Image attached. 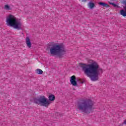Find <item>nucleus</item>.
I'll return each instance as SVG.
<instances>
[{"label": "nucleus", "instance_id": "dca6fc26", "mask_svg": "<svg viewBox=\"0 0 126 126\" xmlns=\"http://www.w3.org/2000/svg\"><path fill=\"white\" fill-rule=\"evenodd\" d=\"M49 95H53V94H49Z\"/></svg>", "mask_w": 126, "mask_h": 126}, {"label": "nucleus", "instance_id": "6e6552de", "mask_svg": "<svg viewBox=\"0 0 126 126\" xmlns=\"http://www.w3.org/2000/svg\"><path fill=\"white\" fill-rule=\"evenodd\" d=\"M88 6H89V7L91 9H93L94 8V7H95V4L92 2H90L88 4Z\"/></svg>", "mask_w": 126, "mask_h": 126}, {"label": "nucleus", "instance_id": "9d476101", "mask_svg": "<svg viewBox=\"0 0 126 126\" xmlns=\"http://www.w3.org/2000/svg\"><path fill=\"white\" fill-rule=\"evenodd\" d=\"M4 9L5 10H11L12 8L8 4H5L4 6Z\"/></svg>", "mask_w": 126, "mask_h": 126}, {"label": "nucleus", "instance_id": "4468645a", "mask_svg": "<svg viewBox=\"0 0 126 126\" xmlns=\"http://www.w3.org/2000/svg\"><path fill=\"white\" fill-rule=\"evenodd\" d=\"M123 4H126V0H123L122 2Z\"/></svg>", "mask_w": 126, "mask_h": 126}, {"label": "nucleus", "instance_id": "2eb2a0df", "mask_svg": "<svg viewBox=\"0 0 126 126\" xmlns=\"http://www.w3.org/2000/svg\"><path fill=\"white\" fill-rule=\"evenodd\" d=\"M87 0H83V1L86 2Z\"/></svg>", "mask_w": 126, "mask_h": 126}, {"label": "nucleus", "instance_id": "f8f14e48", "mask_svg": "<svg viewBox=\"0 0 126 126\" xmlns=\"http://www.w3.org/2000/svg\"><path fill=\"white\" fill-rule=\"evenodd\" d=\"M36 71L37 74H43V70H42L41 69H37L36 70Z\"/></svg>", "mask_w": 126, "mask_h": 126}, {"label": "nucleus", "instance_id": "0eeeda50", "mask_svg": "<svg viewBox=\"0 0 126 126\" xmlns=\"http://www.w3.org/2000/svg\"><path fill=\"white\" fill-rule=\"evenodd\" d=\"M26 44H27V46L28 47V48H31V41H30V38H29V37H26Z\"/></svg>", "mask_w": 126, "mask_h": 126}, {"label": "nucleus", "instance_id": "9b49d317", "mask_svg": "<svg viewBox=\"0 0 126 126\" xmlns=\"http://www.w3.org/2000/svg\"><path fill=\"white\" fill-rule=\"evenodd\" d=\"M120 14L123 16H126V12L124 10H121L120 11Z\"/></svg>", "mask_w": 126, "mask_h": 126}, {"label": "nucleus", "instance_id": "f3484780", "mask_svg": "<svg viewBox=\"0 0 126 126\" xmlns=\"http://www.w3.org/2000/svg\"><path fill=\"white\" fill-rule=\"evenodd\" d=\"M36 103H38V102H36Z\"/></svg>", "mask_w": 126, "mask_h": 126}, {"label": "nucleus", "instance_id": "f03ea898", "mask_svg": "<svg viewBox=\"0 0 126 126\" xmlns=\"http://www.w3.org/2000/svg\"><path fill=\"white\" fill-rule=\"evenodd\" d=\"M48 48L50 49V53L52 56H58L59 58H63L66 52L65 47L63 43L59 44L54 42H50L48 44Z\"/></svg>", "mask_w": 126, "mask_h": 126}, {"label": "nucleus", "instance_id": "1a4fd4ad", "mask_svg": "<svg viewBox=\"0 0 126 126\" xmlns=\"http://www.w3.org/2000/svg\"><path fill=\"white\" fill-rule=\"evenodd\" d=\"M98 4H99V5H101L102 6H104V7H109V5L105 2H99Z\"/></svg>", "mask_w": 126, "mask_h": 126}, {"label": "nucleus", "instance_id": "423d86ee", "mask_svg": "<svg viewBox=\"0 0 126 126\" xmlns=\"http://www.w3.org/2000/svg\"><path fill=\"white\" fill-rule=\"evenodd\" d=\"M76 78L75 76L73 75L70 77V82H71V84L73 85V86H77V82H76Z\"/></svg>", "mask_w": 126, "mask_h": 126}, {"label": "nucleus", "instance_id": "39448f33", "mask_svg": "<svg viewBox=\"0 0 126 126\" xmlns=\"http://www.w3.org/2000/svg\"><path fill=\"white\" fill-rule=\"evenodd\" d=\"M48 98L49 100L44 96H42L39 99L38 102L39 103H40L41 106L48 107V106H50V104H51V101H55L56 97L54 95H50Z\"/></svg>", "mask_w": 126, "mask_h": 126}, {"label": "nucleus", "instance_id": "f257e3e1", "mask_svg": "<svg viewBox=\"0 0 126 126\" xmlns=\"http://www.w3.org/2000/svg\"><path fill=\"white\" fill-rule=\"evenodd\" d=\"M85 74L90 77L92 81H97L99 79V75L103 73V69L100 68L99 64L94 61L91 64L79 63Z\"/></svg>", "mask_w": 126, "mask_h": 126}, {"label": "nucleus", "instance_id": "ddd939ff", "mask_svg": "<svg viewBox=\"0 0 126 126\" xmlns=\"http://www.w3.org/2000/svg\"><path fill=\"white\" fill-rule=\"evenodd\" d=\"M110 4H112V5H113V6H114V7H117V6H118V5H117L116 4H115L114 3L110 2Z\"/></svg>", "mask_w": 126, "mask_h": 126}, {"label": "nucleus", "instance_id": "20e7f679", "mask_svg": "<svg viewBox=\"0 0 126 126\" xmlns=\"http://www.w3.org/2000/svg\"><path fill=\"white\" fill-rule=\"evenodd\" d=\"M93 102L89 101L88 103H82L78 104V109L79 111L82 112V113H86L88 114L89 111L92 109H93Z\"/></svg>", "mask_w": 126, "mask_h": 126}, {"label": "nucleus", "instance_id": "7ed1b4c3", "mask_svg": "<svg viewBox=\"0 0 126 126\" xmlns=\"http://www.w3.org/2000/svg\"><path fill=\"white\" fill-rule=\"evenodd\" d=\"M7 25L13 27L15 29L20 30L22 27V24L20 21L17 20L13 15H9L6 19Z\"/></svg>", "mask_w": 126, "mask_h": 126}]
</instances>
